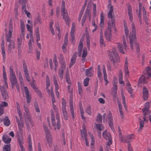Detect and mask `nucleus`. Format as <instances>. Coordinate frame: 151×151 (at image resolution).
<instances>
[{
    "label": "nucleus",
    "mask_w": 151,
    "mask_h": 151,
    "mask_svg": "<svg viewBox=\"0 0 151 151\" xmlns=\"http://www.w3.org/2000/svg\"><path fill=\"white\" fill-rule=\"evenodd\" d=\"M142 111L143 115V120H142L141 117H139V127L138 130V131H141L142 129L145 125L144 123H147L148 119L151 117V111L150 110H144Z\"/></svg>",
    "instance_id": "1"
},
{
    "label": "nucleus",
    "mask_w": 151,
    "mask_h": 151,
    "mask_svg": "<svg viewBox=\"0 0 151 151\" xmlns=\"http://www.w3.org/2000/svg\"><path fill=\"white\" fill-rule=\"evenodd\" d=\"M51 122L55 130H59L60 127V116L59 114L56 112V119H55L54 114L52 111H51Z\"/></svg>",
    "instance_id": "2"
},
{
    "label": "nucleus",
    "mask_w": 151,
    "mask_h": 151,
    "mask_svg": "<svg viewBox=\"0 0 151 151\" xmlns=\"http://www.w3.org/2000/svg\"><path fill=\"white\" fill-rule=\"evenodd\" d=\"M112 52L115 59L114 58L113 56H111L110 54H109L111 53V52L110 51H109V55L110 56V60H113L114 68L115 69H116L118 66V63L119 62L120 58L115 48L114 47L112 48Z\"/></svg>",
    "instance_id": "3"
},
{
    "label": "nucleus",
    "mask_w": 151,
    "mask_h": 151,
    "mask_svg": "<svg viewBox=\"0 0 151 151\" xmlns=\"http://www.w3.org/2000/svg\"><path fill=\"white\" fill-rule=\"evenodd\" d=\"M132 34H130L129 36V43L131 49L132 50L134 49L133 43H134L136 40V37L135 33L136 30L134 23V22H132Z\"/></svg>",
    "instance_id": "4"
},
{
    "label": "nucleus",
    "mask_w": 151,
    "mask_h": 151,
    "mask_svg": "<svg viewBox=\"0 0 151 151\" xmlns=\"http://www.w3.org/2000/svg\"><path fill=\"white\" fill-rule=\"evenodd\" d=\"M61 12L63 13V18L66 22V24L69 25V23L70 19L68 16V13L65 9V3L64 0L62 1L61 7Z\"/></svg>",
    "instance_id": "5"
},
{
    "label": "nucleus",
    "mask_w": 151,
    "mask_h": 151,
    "mask_svg": "<svg viewBox=\"0 0 151 151\" xmlns=\"http://www.w3.org/2000/svg\"><path fill=\"white\" fill-rule=\"evenodd\" d=\"M115 22L114 26H112L111 19V20H109L108 21V29L106 30L104 34V36L107 40L109 41L110 40L112 36L111 34V28L115 27Z\"/></svg>",
    "instance_id": "6"
},
{
    "label": "nucleus",
    "mask_w": 151,
    "mask_h": 151,
    "mask_svg": "<svg viewBox=\"0 0 151 151\" xmlns=\"http://www.w3.org/2000/svg\"><path fill=\"white\" fill-rule=\"evenodd\" d=\"M43 126L45 134L46 140L49 144V146L51 147L52 145V138L50 132L44 123L43 124Z\"/></svg>",
    "instance_id": "7"
},
{
    "label": "nucleus",
    "mask_w": 151,
    "mask_h": 151,
    "mask_svg": "<svg viewBox=\"0 0 151 151\" xmlns=\"http://www.w3.org/2000/svg\"><path fill=\"white\" fill-rule=\"evenodd\" d=\"M108 8L110 9L108 13V18L111 19L112 26H114L115 22V18L114 16H112V13L113 11V6L111 5V0H109Z\"/></svg>",
    "instance_id": "8"
},
{
    "label": "nucleus",
    "mask_w": 151,
    "mask_h": 151,
    "mask_svg": "<svg viewBox=\"0 0 151 151\" xmlns=\"http://www.w3.org/2000/svg\"><path fill=\"white\" fill-rule=\"evenodd\" d=\"M134 134H131L124 136L119 139V140L122 142L127 143L129 144H130V143L131 142V139H134Z\"/></svg>",
    "instance_id": "9"
},
{
    "label": "nucleus",
    "mask_w": 151,
    "mask_h": 151,
    "mask_svg": "<svg viewBox=\"0 0 151 151\" xmlns=\"http://www.w3.org/2000/svg\"><path fill=\"white\" fill-rule=\"evenodd\" d=\"M24 114L25 123L27 126V129L30 128L29 124H31L32 127H33L35 124L32 121L30 116H25V114Z\"/></svg>",
    "instance_id": "10"
},
{
    "label": "nucleus",
    "mask_w": 151,
    "mask_h": 151,
    "mask_svg": "<svg viewBox=\"0 0 151 151\" xmlns=\"http://www.w3.org/2000/svg\"><path fill=\"white\" fill-rule=\"evenodd\" d=\"M70 95L69 99V104L70 110V113L73 119H74L75 116L73 110V95L72 92L70 93Z\"/></svg>",
    "instance_id": "11"
},
{
    "label": "nucleus",
    "mask_w": 151,
    "mask_h": 151,
    "mask_svg": "<svg viewBox=\"0 0 151 151\" xmlns=\"http://www.w3.org/2000/svg\"><path fill=\"white\" fill-rule=\"evenodd\" d=\"M81 137L82 138L84 137L86 145L87 146H89V142L87 139V133L84 125L83 126V130H81Z\"/></svg>",
    "instance_id": "12"
},
{
    "label": "nucleus",
    "mask_w": 151,
    "mask_h": 151,
    "mask_svg": "<svg viewBox=\"0 0 151 151\" xmlns=\"http://www.w3.org/2000/svg\"><path fill=\"white\" fill-rule=\"evenodd\" d=\"M23 69L27 80L28 82L30 81L29 76V74L27 65L24 61H23Z\"/></svg>",
    "instance_id": "13"
},
{
    "label": "nucleus",
    "mask_w": 151,
    "mask_h": 151,
    "mask_svg": "<svg viewBox=\"0 0 151 151\" xmlns=\"http://www.w3.org/2000/svg\"><path fill=\"white\" fill-rule=\"evenodd\" d=\"M24 88L27 103L29 104L31 102V95L29 93V91L27 86L24 87Z\"/></svg>",
    "instance_id": "14"
},
{
    "label": "nucleus",
    "mask_w": 151,
    "mask_h": 151,
    "mask_svg": "<svg viewBox=\"0 0 151 151\" xmlns=\"http://www.w3.org/2000/svg\"><path fill=\"white\" fill-rule=\"evenodd\" d=\"M53 82L55 87V91L56 94L58 97H59V93L58 90L59 88V86L57 82V79L55 75L53 76Z\"/></svg>",
    "instance_id": "15"
},
{
    "label": "nucleus",
    "mask_w": 151,
    "mask_h": 151,
    "mask_svg": "<svg viewBox=\"0 0 151 151\" xmlns=\"http://www.w3.org/2000/svg\"><path fill=\"white\" fill-rule=\"evenodd\" d=\"M59 61L61 65L60 68L62 70H65L66 68L65 62L63 56L61 54L60 55Z\"/></svg>",
    "instance_id": "16"
},
{
    "label": "nucleus",
    "mask_w": 151,
    "mask_h": 151,
    "mask_svg": "<svg viewBox=\"0 0 151 151\" xmlns=\"http://www.w3.org/2000/svg\"><path fill=\"white\" fill-rule=\"evenodd\" d=\"M12 31L13 26L12 24L10 22L9 27V33L8 35H7V42H9L10 43V42H12V41H13L11 40V39L12 37Z\"/></svg>",
    "instance_id": "17"
},
{
    "label": "nucleus",
    "mask_w": 151,
    "mask_h": 151,
    "mask_svg": "<svg viewBox=\"0 0 151 151\" xmlns=\"http://www.w3.org/2000/svg\"><path fill=\"white\" fill-rule=\"evenodd\" d=\"M75 24L74 22L73 23L72 25V27L70 35L71 38V42L73 44H74L75 42V35L74 34L75 32Z\"/></svg>",
    "instance_id": "18"
},
{
    "label": "nucleus",
    "mask_w": 151,
    "mask_h": 151,
    "mask_svg": "<svg viewBox=\"0 0 151 151\" xmlns=\"http://www.w3.org/2000/svg\"><path fill=\"white\" fill-rule=\"evenodd\" d=\"M143 98L144 100L146 101L148 99L149 91L147 88L143 86L142 89Z\"/></svg>",
    "instance_id": "19"
},
{
    "label": "nucleus",
    "mask_w": 151,
    "mask_h": 151,
    "mask_svg": "<svg viewBox=\"0 0 151 151\" xmlns=\"http://www.w3.org/2000/svg\"><path fill=\"white\" fill-rule=\"evenodd\" d=\"M108 124L109 126L111 128L112 130L114 129L113 126V121L112 119V116L111 111H109L108 116Z\"/></svg>",
    "instance_id": "20"
},
{
    "label": "nucleus",
    "mask_w": 151,
    "mask_h": 151,
    "mask_svg": "<svg viewBox=\"0 0 151 151\" xmlns=\"http://www.w3.org/2000/svg\"><path fill=\"white\" fill-rule=\"evenodd\" d=\"M117 103L118 105V109H119V114L120 115L121 118L123 119L124 117V115L123 111H122V106L121 103L120 101L118 98L117 99Z\"/></svg>",
    "instance_id": "21"
},
{
    "label": "nucleus",
    "mask_w": 151,
    "mask_h": 151,
    "mask_svg": "<svg viewBox=\"0 0 151 151\" xmlns=\"http://www.w3.org/2000/svg\"><path fill=\"white\" fill-rule=\"evenodd\" d=\"M128 63L127 58H126L125 60V63L124 64V72L125 75L126 77L129 76V71L128 70Z\"/></svg>",
    "instance_id": "22"
},
{
    "label": "nucleus",
    "mask_w": 151,
    "mask_h": 151,
    "mask_svg": "<svg viewBox=\"0 0 151 151\" xmlns=\"http://www.w3.org/2000/svg\"><path fill=\"white\" fill-rule=\"evenodd\" d=\"M77 53L76 52H75L72 55L69 66V68H71L75 63L77 56Z\"/></svg>",
    "instance_id": "23"
},
{
    "label": "nucleus",
    "mask_w": 151,
    "mask_h": 151,
    "mask_svg": "<svg viewBox=\"0 0 151 151\" xmlns=\"http://www.w3.org/2000/svg\"><path fill=\"white\" fill-rule=\"evenodd\" d=\"M2 138L3 141L6 144H9L11 141V139L7 135H4Z\"/></svg>",
    "instance_id": "24"
},
{
    "label": "nucleus",
    "mask_w": 151,
    "mask_h": 151,
    "mask_svg": "<svg viewBox=\"0 0 151 151\" xmlns=\"http://www.w3.org/2000/svg\"><path fill=\"white\" fill-rule=\"evenodd\" d=\"M103 137L106 140L111 139V137L110 134L107 132L106 130L103 133Z\"/></svg>",
    "instance_id": "25"
},
{
    "label": "nucleus",
    "mask_w": 151,
    "mask_h": 151,
    "mask_svg": "<svg viewBox=\"0 0 151 151\" xmlns=\"http://www.w3.org/2000/svg\"><path fill=\"white\" fill-rule=\"evenodd\" d=\"M11 86L12 89H14L15 88V86L16 87L17 89V90L18 92H19L20 91L19 87L17 82V81H16L14 82H11Z\"/></svg>",
    "instance_id": "26"
},
{
    "label": "nucleus",
    "mask_w": 151,
    "mask_h": 151,
    "mask_svg": "<svg viewBox=\"0 0 151 151\" xmlns=\"http://www.w3.org/2000/svg\"><path fill=\"white\" fill-rule=\"evenodd\" d=\"M3 121L4 125L6 126H9L11 124L10 121L8 116H5Z\"/></svg>",
    "instance_id": "27"
},
{
    "label": "nucleus",
    "mask_w": 151,
    "mask_h": 151,
    "mask_svg": "<svg viewBox=\"0 0 151 151\" xmlns=\"http://www.w3.org/2000/svg\"><path fill=\"white\" fill-rule=\"evenodd\" d=\"M93 68L91 67L87 69L86 72V75L89 77H91L93 75V71L92 70Z\"/></svg>",
    "instance_id": "28"
},
{
    "label": "nucleus",
    "mask_w": 151,
    "mask_h": 151,
    "mask_svg": "<svg viewBox=\"0 0 151 151\" xmlns=\"http://www.w3.org/2000/svg\"><path fill=\"white\" fill-rule=\"evenodd\" d=\"M28 149L29 151H32V142L31 141V137L30 134H29L28 137Z\"/></svg>",
    "instance_id": "29"
},
{
    "label": "nucleus",
    "mask_w": 151,
    "mask_h": 151,
    "mask_svg": "<svg viewBox=\"0 0 151 151\" xmlns=\"http://www.w3.org/2000/svg\"><path fill=\"white\" fill-rule=\"evenodd\" d=\"M83 38H81L79 43V45L78 47V50L79 52H81L82 51V48L83 47Z\"/></svg>",
    "instance_id": "30"
},
{
    "label": "nucleus",
    "mask_w": 151,
    "mask_h": 151,
    "mask_svg": "<svg viewBox=\"0 0 151 151\" xmlns=\"http://www.w3.org/2000/svg\"><path fill=\"white\" fill-rule=\"evenodd\" d=\"M22 44V37L21 36V35H20V37L18 38L17 39V45H18V48L19 50L20 49L21 46Z\"/></svg>",
    "instance_id": "31"
},
{
    "label": "nucleus",
    "mask_w": 151,
    "mask_h": 151,
    "mask_svg": "<svg viewBox=\"0 0 151 151\" xmlns=\"http://www.w3.org/2000/svg\"><path fill=\"white\" fill-rule=\"evenodd\" d=\"M100 44L102 46H105L103 38V34L102 30L100 31Z\"/></svg>",
    "instance_id": "32"
},
{
    "label": "nucleus",
    "mask_w": 151,
    "mask_h": 151,
    "mask_svg": "<svg viewBox=\"0 0 151 151\" xmlns=\"http://www.w3.org/2000/svg\"><path fill=\"white\" fill-rule=\"evenodd\" d=\"M63 112V114L64 119L67 120L68 119V116L67 112L66 110V108L62 109Z\"/></svg>",
    "instance_id": "33"
},
{
    "label": "nucleus",
    "mask_w": 151,
    "mask_h": 151,
    "mask_svg": "<svg viewBox=\"0 0 151 151\" xmlns=\"http://www.w3.org/2000/svg\"><path fill=\"white\" fill-rule=\"evenodd\" d=\"M65 79L66 82L68 84H71V82L70 80V76L69 72L68 71H66V75L65 76Z\"/></svg>",
    "instance_id": "34"
},
{
    "label": "nucleus",
    "mask_w": 151,
    "mask_h": 151,
    "mask_svg": "<svg viewBox=\"0 0 151 151\" xmlns=\"http://www.w3.org/2000/svg\"><path fill=\"white\" fill-rule=\"evenodd\" d=\"M20 119V121L17 122L20 131L22 130V128L24 127V124L23 121Z\"/></svg>",
    "instance_id": "35"
},
{
    "label": "nucleus",
    "mask_w": 151,
    "mask_h": 151,
    "mask_svg": "<svg viewBox=\"0 0 151 151\" xmlns=\"http://www.w3.org/2000/svg\"><path fill=\"white\" fill-rule=\"evenodd\" d=\"M38 22H39L40 24H41L42 23L41 19L40 16L39 15L37 16V18L35 19L34 23V25H36L37 24Z\"/></svg>",
    "instance_id": "36"
},
{
    "label": "nucleus",
    "mask_w": 151,
    "mask_h": 151,
    "mask_svg": "<svg viewBox=\"0 0 151 151\" xmlns=\"http://www.w3.org/2000/svg\"><path fill=\"white\" fill-rule=\"evenodd\" d=\"M64 70L59 69L58 70V76L60 78L61 80H62L63 78V74Z\"/></svg>",
    "instance_id": "37"
},
{
    "label": "nucleus",
    "mask_w": 151,
    "mask_h": 151,
    "mask_svg": "<svg viewBox=\"0 0 151 151\" xmlns=\"http://www.w3.org/2000/svg\"><path fill=\"white\" fill-rule=\"evenodd\" d=\"M11 145L10 144L5 145L3 148V151H11Z\"/></svg>",
    "instance_id": "38"
},
{
    "label": "nucleus",
    "mask_w": 151,
    "mask_h": 151,
    "mask_svg": "<svg viewBox=\"0 0 151 151\" xmlns=\"http://www.w3.org/2000/svg\"><path fill=\"white\" fill-rule=\"evenodd\" d=\"M117 47L118 48L119 51L121 53L124 54V52L123 50V47L122 45L119 43H118Z\"/></svg>",
    "instance_id": "39"
},
{
    "label": "nucleus",
    "mask_w": 151,
    "mask_h": 151,
    "mask_svg": "<svg viewBox=\"0 0 151 151\" xmlns=\"http://www.w3.org/2000/svg\"><path fill=\"white\" fill-rule=\"evenodd\" d=\"M102 115L100 114L99 113L96 118V121L97 122L100 123L102 122Z\"/></svg>",
    "instance_id": "40"
},
{
    "label": "nucleus",
    "mask_w": 151,
    "mask_h": 151,
    "mask_svg": "<svg viewBox=\"0 0 151 151\" xmlns=\"http://www.w3.org/2000/svg\"><path fill=\"white\" fill-rule=\"evenodd\" d=\"M122 103L126 110L127 109V106L126 103L125 98L123 93L122 94Z\"/></svg>",
    "instance_id": "41"
},
{
    "label": "nucleus",
    "mask_w": 151,
    "mask_h": 151,
    "mask_svg": "<svg viewBox=\"0 0 151 151\" xmlns=\"http://www.w3.org/2000/svg\"><path fill=\"white\" fill-rule=\"evenodd\" d=\"M9 50L10 52H11V50L12 49V47L13 48H15L14 43L13 41H12L10 42V44L8 45Z\"/></svg>",
    "instance_id": "42"
},
{
    "label": "nucleus",
    "mask_w": 151,
    "mask_h": 151,
    "mask_svg": "<svg viewBox=\"0 0 151 151\" xmlns=\"http://www.w3.org/2000/svg\"><path fill=\"white\" fill-rule=\"evenodd\" d=\"M78 88L79 93L81 96H82L83 93L82 88L80 83L79 82H78Z\"/></svg>",
    "instance_id": "43"
},
{
    "label": "nucleus",
    "mask_w": 151,
    "mask_h": 151,
    "mask_svg": "<svg viewBox=\"0 0 151 151\" xmlns=\"http://www.w3.org/2000/svg\"><path fill=\"white\" fill-rule=\"evenodd\" d=\"M19 79L20 84L21 85H24L23 80V77L21 72L19 73Z\"/></svg>",
    "instance_id": "44"
},
{
    "label": "nucleus",
    "mask_w": 151,
    "mask_h": 151,
    "mask_svg": "<svg viewBox=\"0 0 151 151\" xmlns=\"http://www.w3.org/2000/svg\"><path fill=\"white\" fill-rule=\"evenodd\" d=\"M10 79L11 83L17 81L15 75L10 76Z\"/></svg>",
    "instance_id": "45"
},
{
    "label": "nucleus",
    "mask_w": 151,
    "mask_h": 151,
    "mask_svg": "<svg viewBox=\"0 0 151 151\" xmlns=\"http://www.w3.org/2000/svg\"><path fill=\"white\" fill-rule=\"evenodd\" d=\"M18 139L20 147L21 145L23 146L22 144V143H23V137L22 136H18Z\"/></svg>",
    "instance_id": "46"
},
{
    "label": "nucleus",
    "mask_w": 151,
    "mask_h": 151,
    "mask_svg": "<svg viewBox=\"0 0 151 151\" xmlns=\"http://www.w3.org/2000/svg\"><path fill=\"white\" fill-rule=\"evenodd\" d=\"M88 134L89 135V136H90L91 138V145H93L94 143V141L95 139L94 138V137H93V135L91 134V132H88Z\"/></svg>",
    "instance_id": "47"
},
{
    "label": "nucleus",
    "mask_w": 151,
    "mask_h": 151,
    "mask_svg": "<svg viewBox=\"0 0 151 151\" xmlns=\"http://www.w3.org/2000/svg\"><path fill=\"white\" fill-rule=\"evenodd\" d=\"M96 127L99 130L101 131L103 129V125L101 124H96Z\"/></svg>",
    "instance_id": "48"
},
{
    "label": "nucleus",
    "mask_w": 151,
    "mask_h": 151,
    "mask_svg": "<svg viewBox=\"0 0 151 151\" xmlns=\"http://www.w3.org/2000/svg\"><path fill=\"white\" fill-rule=\"evenodd\" d=\"M145 77L144 76H141L139 79L138 83H144L145 82Z\"/></svg>",
    "instance_id": "49"
},
{
    "label": "nucleus",
    "mask_w": 151,
    "mask_h": 151,
    "mask_svg": "<svg viewBox=\"0 0 151 151\" xmlns=\"http://www.w3.org/2000/svg\"><path fill=\"white\" fill-rule=\"evenodd\" d=\"M149 108L150 103L149 102H147L145 103V108L142 109V111H143L144 110H149Z\"/></svg>",
    "instance_id": "50"
},
{
    "label": "nucleus",
    "mask_w": 151,
    "mask_h": 151,
    "mask_svg": "<svg viewBox=\"0 0 151 151\" xmlns=\"http://www.w3.org/2000/svg\"><path fill=\"white\" fill-rule=\"evenodd\" d=\"M89 79H90L88 78H87L84 80L83 81V84L86 87L88 86Z\"/></svg>",
    "instance_id": "51"
},
{
    "label": "nucleus",
    "mask_w": 151,
    "mask_h": 151,
    "mask_svg": "<svg viewBox=\"0 0 151 151\" xmlns=\"http://www.w3.org/2000/svg\"><path fill=\"white\" fill-rule=\"evenodd\" d=\"M2 96L4 99H6L8 96V93L7 91H5L1 93Z\"/></svg>",
    "instance_id": "52"
},
{
    "label": "nucleus",
    "mask_w": 151,
    "mask_h": 151,
    "mask_svg": "<svg viewBox=\"0 0 151 151\" xmlns=\"http://www.w3.org/2000/svg\"><path fill=\"white\" fill-rule=\"evenodd\" d=\"M103 72L104 74V77H107V75L106 73L105 66L104 65H103L102 66Z\"/></svg>",
    "instance_id": "53"
},
{
    "label": "nucleus",
    "mask_w": 151,
    "mask_h": 151,
    "mask_svg": "<svg viewBox=\"0 0 151 151\" xmlns=\"http://www.w3.org/2000/svg\"><path fill=\"white\" fill-rule=\"evenodd\" d=\"M46 86L47 87H49L50 85V81L49 76L48 75L46 76Z\"/></svg>",
    "instance_id": "54"
},
{
    "label": "nucleus",
    "mask_w": 151,
    "mask_h": 151,
    "mask_svg": "<svg viewBox=\"0 0 151 151\" xmlns=\"http://www.w3.org/2000/svg\"><path fill=\"white\" fill-rule=\"evenodd\" d=\"M123 80V76L122 74H121L119 76V83L120 84L124 83V82L122 80Z\"/></svg>",
    "instance_id": "55"
},
{
    "label": "nucleus",
    "mask_w": 151,
    "mask_h": 151,
    "mask_svg": "<svg viewBox=\"0 0 151 151\" xmlns=\"http://www.w3.org/2000/svg\"><path fill=\"white\" fill-rule=\"evenodd\" d=\"M87 38H86V44L87 48L88 50H89L90 49V40H89V38L88 36H86Z\"/></svg>",
    "instance_id": "56"
},
{
    "label": "nucleus",
    "mask_w": 151,
    "mask_h": 151,
    "mask_svg": "<svg viewBox=\"0 0 151 151\" xmlns=\"http://www.w3.org/2000/svg\"><path fill=\"white\" fill-rule=\"evenodd\" d=\"M87 17V14H84L83 16V19L82 20V22H81V24H82V26H83V25L84 23L85 22L86 20V18Z\"/></svg>",
    "instance_id": "57"
},
{
    "label": "nucleus",
    "mask_w": 151,
    "mask_h": 151,
    "mask_svg": "<svg viewBox=\"0 0 151 151\" xmlns=\"http://www.w3.org/2000/svg\"><path fill=\"white\" fill-rule=\"evenodd\" d=\"M124 31L125 35L126 37H128V33H129V29L128 28L127 26L124 24Z\"/></svg>",
    "instance_id": "58"
},
{
    "label": "nucleus",
    "mask_w": 151,
    "mask_h": 151,
    "mask_svg": "<svg viewBox=\"0 0 151 151\" xmlns=\"http://www.w3.org/2000/svg\"><path fill=\"white\" fill-rule=\"evenodd\" d=\"M8 106V104L7 102L5 101L2 102L1 104H0V107L3 108L4 107H6Z\"/></svg>",
    "instance_id": "59"
},
{
    "label": "nucleus",
    "mask_w": 151,
    "mask_h": 151,
    "mask_svg": "<svg viewBox=\"0 0 151 151\" xmlns=\"http://www.w3.org/2000/svg\"><path fill=\"white\" fill-rule=\"evenodd\" d=\"M34 106L36 111L37 112H40V110L39 107V106L38 105V104L37 103H35Z\"/></svg>",
    "instance_id": "60"
},
{
    "label": "nucleus",
    "mask_w": 151,
    "mask_h": 151,
    "mask_svg": "<svg viewBox=\"0 0 151 151\" xmlns=\"http://www.w3.org/2000/svg\"><path fill=\"white\" fill-rule=\"evenodd\" d=\"M9 70H10V76L15 75L14 72L13 68L12 66H10L9 67Z\"/></svg>",
    "instance_id": "61"
},
{
    "label": "nucleus",
    "mask_w": 151,
    "mask_h": 151,
    "mask_svg": "<svg viewBox=\"0 0 151 151\" xmlns=\"http://www.w3.org/2000/svg\"><path fill=\"white\" fill-rule=\"evenodd\" d=\"M87 55V52L86 49H84L83 50L82 57L83 58H85Z\"/></svg>",
    "instance_id": "62"
},
{
    "label": "nucleus",
    "mask_w": 151,
    "mask_h": 151,
    "mask_svg": "<svg viewBox=\"0 0 151 151\" xmlns=\"http://www.w3.org/2000/svg\"><path fill=\"white\" fill-rule=\"evenodd\" d=\"M66 106V101L65 99L64 98L62 99V109L66 108L65 107Z\"/></svg>",
    "instance_id": "63"
},
{
    "label": "nucleus",
    "mask_w": 151,
    "mask_h": 151,
    "mask_svg": "<svg viewBox=\"0 0 151 151\" xmlns=\"http://www.w3.org/2000/svg\"><path fill=\"white\" fill-rule=\"evenodd\" d=\"M86 112L89 115H91V106H88L86 110Z\"/></svg>",
    "instance_id": "64"
}]
</instances>
